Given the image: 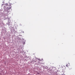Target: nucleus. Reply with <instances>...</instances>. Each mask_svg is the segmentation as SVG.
I'll return each instance as SVG.
<instances>
[{"label":"nucleus","instance_id":"obj_1","mask_svg":"<svg viewBox=\"0 0 75 75\" xmlns=\"http://www.w3.org/2000/svg\"><path fill=\"white\" fill-rule=\"evenodd\" d=\"M66 66L67 67H69V64H67L66 65Z\"/></svg>","mask_w":75,"mask_h":75},{"label":"nucleus","instance_id":"obj_2","mask_svg":"<svg viewBox=\"0 0 75 75\" xmlns=\"http://www.w3.org/2000/svg\"><path fill=\"white\" fill-rule=\"evenodd\" d=\"M6 4V6H8V4Z\"/></svg>","mask_w":75,"mask_h":75},{"label":"nucleus","instance_id":"obj_4","mask_svg":"<svg viewBox=\"0 0 75 75\" xmlns=\"http://www.w3.org/2000/svg\"><path fill=\"white\" fill-rule=\"evenodd\" d=\"M4 7H5V8H6V6H4Z\"/></svg>","mask_w":75,"mask_h":75},{"label":"nucleus","instance_id":"obj_3","mask_svg":"<svg viewBox=\"0 0 75 75\" xmlns=\"http://www.w3.org/2000/svg\"><path fill=\"white\" fill-rule=\"evenodd\" d=\"M21 32L23 33H24V31H22Z\"/></svg>","mask_w":75,"mask_h":75},{"label":"nucleus","instance_id":"obj_7","mask_svg":"<svg viewBox=\"0 0 75 75\" xmlns=\"http://www.w3.org/2000/svg\"><path fill=\"white\" fill-rule=\"evenodd\" d=\"M24 44H25V43L24 42Z\"/></svg>","mask_w":75,"mask_h":75},{"label":"nucleus","instance_id":"obj_6","mask_svg":"<svg viewBox=\"0 0 75 75\" xmlns=\"http://www.w3.org/2000/svg\"><path fill=\"white\" fill-rule=\"evenodd\" d=\"M20 25H21V24H20Z\"/></svg>","mask_w":75,"mask_h":75},{"label":"nucleus","instance_id":"obj_5","mask_svg":"<svg viewBox=\"0 0 75 75\" xmlns=\"http://www.w3.org/2000/svg\"><path fill=\"white\" fill-rule=\"evenodd\" d=\"M3 4H2V6H3Z\"/></svg>","mask_w":75,"mask_h":75}]
</instances>
